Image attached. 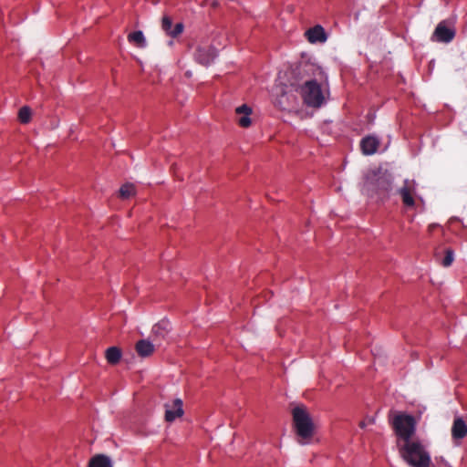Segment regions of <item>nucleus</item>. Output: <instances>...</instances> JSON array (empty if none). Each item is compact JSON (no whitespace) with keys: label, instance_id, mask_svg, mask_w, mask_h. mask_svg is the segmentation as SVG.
<instances>
[{"label":"nucleus","instance_id":"obj_1","mask_svg":"<svg viewBox=\"0 0 467 467\" xmlns=\"http://www.w3.org/2000/svg\"><path fill=\"white\" fill-rule=\"evenodd\" d=\"M362 191L377 201L388 200L392 192V176L386 171L372 170L365 174Z\"/></svg>","mask_w":467,"mask_h":467},{"label":"nucleus","instance_id":"obj_2","mask_svg":"<svg viewBox=\"0 0 467 467\" xmlns=\"http://www.w3.org/2000/svg\"><path fill=\"white\" fill-rule=\"evenodd\" d=\"M293 424L298 443L305 445L315 434V425L305 405H297L292 410Z\"/></svg>","mask_w":467,"mask_h":467},{"label":"nucleus","instance_id":"obj_3","mask_svg":"<svg viewBox=\"0 0 467 467\" xmlns=\"http://www.w3.org/2000/svg\"><path fill=\"white\" fill-rule=\"evenodd\" d=\"M402 459L411 467H429L431 456L419 441H407L400 449Z\"/></svg>","mask_w":467,"mask_h":467},{"label":"nucleus","instance_id":"obj_4","mask_svg":"<svg viewBox=\"0 0 467 467\" xmlns=\"http://www.w3.org/2000/svg\"><path fill=\"white\" fill-rule=\"evenodd\" d=\"M290 86L299 91L304 102L313 108H318L324 101V96L320 85L314 79H306L300 83L297 80L291 81Z\"/></svg>","mask_w":467,"mask_h":467},{"label":"nucleus","instance_id":"obj_5","mask_svg":"<svg viewBox=\"0 0 467 467\" xmlns=\"http://www.w3.org/2000/svg\"><path fill=\"white\" fill-rule=\"evenodd\" d=\"M416 421L410 415L400 414L393 420V427L397 435L403 440V442L411 441L415 432Z\"/></svg>","mask_w":467,"mask_h":467},{"label":"nucleus","instance_id":"obj_6","mask_svg":"<svg viewBox=\"0 0 467 467\" xmlns=\"http://www.w3.org/2000/svg\"><path fill=\"white\" fill-rule=\"evenodd\" d=\"M216 56V49L212 46H199L194 53L195 60L202 66L210 65Z\"/></svg>","mask_w":467,"mask_h":467},{"label":"nucleus","instance_id":"obj_7","mask_svg":"<svg viewBox=\"0 0 467 467\" xmlns=\"http://www.w3.org/2000/svg\"><path fill=\"white\" fill-rule=\"evenodd\" d=\"M415 192V182L414 181L405 180L403 186L398 190L400 193L402 202L404 205L408 207H413L415 204L414 194Z\"/></svg>","mask_w":467,"mask_h":467},{"label":"nucleus","instance_id":"obj_8","mask_svg":"<svg viewBox=\"0 0 467 467\" xmlns=\"http://www.w3.org/2000/svg\"><path fill=\"white\" fill-rule=\"evenodd\" d=\"M455 36V31L448 27L444 21L438 24L436 26L432 37L442 43H450Z\"/></svg>","mask_w":467,"mask_h":467},{"label":"nucleus","instance_id":"obj_9","mask_svg":"<svg viewBox=\"0 0 467 467\" xmlns=\"http://www.w3.org/2000/svg\"><path fill=\"white\" fill-rule=\"evenodd\" d=\"M183 415L182 400L175 399L171 404H165V420L172 422Z\"/></svg>","mask_w":467,"mask_h":467},{"label":"nucleus","instance_id":"obj_10","mask_svg":"<svg viewBox=\"0 0 467 467\" xmlns=\"http://www.w3.org/2000/svg\"><path fill=\"white\" fill-rule=\"evenodd\" d=\"M379 146V140L375 136H367L360 141L362 153L365 155H372L376 153Z\"/></svg>","mask_w":467,"mask_h":467},{"label":"nucleus","instance_id":"obj_11","mask_svg":"<svg viewBox=\"0 0 467 467\" xmlns=\"http://www.w3.org/2000/svg\"><path fill=\"white\" fill-rule=\"evenodd\" d=\"M306 36L310 43H324L327 38L325 29L320 25L309 28Z\"/></svg>","mask_w":467,"mask_h":467},{"label":"nucleus","instance_id":"obj_12","mask_svg":"<svg viewBox=\"0 0 467 467\" xmlns=\"http://www.w3.org/2000/svg\"><path fill=\"white\" fill-rule=\"evenodd\" d=\"M235 113L239 116L237 122L241 127L248 128L251 125L252 109L250 107L245 104L239 106L235 109Z\"/></svg>","mask_w":467,"mask_h":467},{"label":"nucleus","instance_id":"obj_13","mask_svg":"<svg viewBox=\"0 0 467 467\" xmlns=\"http://www.w3.org/2000/svg\"><path fill=\"white\" fill-rule=\"evenodd\" d=\"M467 435V424L462 418H455L451 427L453 440H462Z\"/></svg>","mask_w":467,"mask_h":467},{"label":"nucleus","instance_id":"obj_14","mask_svg":"<svg viewBox=\"0 0 467 467\" xmlns=\"http://www.w3.org/2000/svg\"><path fill=\"white\" fill-rule=\"evenodd\" d=\"M170 324L168 321L161 320L153 326L151 329V339L161 343L169 332Z\"/></svg>","mask_w":467,"mask_h":467},{"label":"nucleus","instance_id":"obj_15","mask_svg":"<svg viewBox=\"0 0 467 467\" xmlns=\"http://www.w3.org/2000/svg\"><path fill=\"white\" fill-rule=\"evenodd\" d=\"M122 357L121 349L118 347H110L105 352V358L110 365L118 364Z\"/></svg>","mask_w":467,"mask_h":467},{"label":"nucleus","instance_id":"obj_16","mask_svg":"<svg viewBox=\"0 0 467 467\" xmlns=\"http://www.w3.org/2000/svg\"><path fill=\"white\" fill-rule=\"evenodd\" d=\"M88 467H112L110 459L103 454H98L91 458Z\"/></svg>","mask_w":467,"mask_h":467},{"label":"nucleus","instance_id":"obj_17","mask_svg":"<svg viewBox=\"0 0 467 467\" xmlns=\"http://www.w3.org/2000/svg\"><path fill=\"white\" fill-rule=\"evenodd\" d=\"M136 194V187L132 183H125L119 190L118 196L122 200H128Z\"/></svg>","mask_w":467,"mask_h":467},{"label":"nucleus","instance_id":"obj_18","mask_svg":"<svg viewBox=\"0 0 467 467\" xmlns=\"http://www.w3.org/2000/svg\"><path fill=\"white\" fill-rule=\"evenodd\" d=\"M128 40L130 43H131L139 47H142L144 45L145 39H144V35H143L142 31H135V32L129 34Z\"/></svg>","mask_w":467,"mask_h":467},{"label":"nucleus","instance_id":"obj_19","mask_svg":"<svg viewBox=\"0 0 467 467\" xmlns=\"http://www.w3.org/2000/svg\"><path fill=\"white\" fill-rule=\"evenodd\" d=\"M31 109L27 106L22 107L18 111V119L21 123H28L31 119Z\"/></svg>","mask_w":467,"mask_h":467},{"label":"nucleus","instance_id":"obj_20","mask_svg":"<svg viewBox=\"0 0 467 467\" xmlns=\"http://www.w3.org/2000/svg\"><path fill=\"white\" fill-rule=\"evenodd\" d=\"M135 353L142 361L146 358V340L140 339L135 344Z\"/></svg>","mask_w":467,"mask_h":467},{"label":"nucleus","instance_id":"obj_21","mask_svg":"<svg viewBox=\"0 0 467 467\" xmlns=\"http://www.w3.org/2000/svg\"><path fill=\"white\" fill-rule=\"evenodd\" d=\"M454 260V253L451 249L448 248L445 250V256L441 261V265L444 267L450 266Z\"/></svg>","mask_w":467,"mask_h":467},{"label":"nucleus","instance_id":"obj_22","mask_svg":"<svg viewBox=\"0 0 467 467\" xmlns=\"http://www.w3.org/2000/svg\"><path fill=\"white\" fill-rule=\"evenodd\" d=\"M184 26L182 23H177L171 29V31H169V36L171 37H177L180 36L183 31Z\"/></svg>","mask_w":467,"mask_h":467},{"label":"nucleus","instance_id":"obj_23","mask_svg":"<svg viewBox=\"0 0 467 467\" xmlns=\"http://www.w3.org/2000/svg\"><path fill=\"white\" fill-rule=\"evenodd\" d=\"M172 21L168 16H163L162 22H161V28L163 31L166 32V34L169 36V31H171L172 29Z\"/></svg>","mask_w":467,"mask_h":467},{"label":"nucleus","instance_id":"obj_24","mask_svg":"<svg viewBox=\"0 0 467 467\" xmlns=\"http://www.w3.org/2000/svg\"><path fill=\"white\" fill-rule=\"evenodd\" d=\"M160 345V342L153 341V339H151L150 341L148 340V356L154 352L156 347H159Z\"/></svg>","mask_w":467,"mask_h":467},{"label":"nucleus","instance_id":"obj_25","mask_svg":"<svg viewBox=\"0 0 467 467\" xmlns=\"http://www.w3.org/2000/svg\"><path fill=\"white\" fill-rule=\"evenodd\" d=\"M440 225L438 223H431L429 226H428V231L430 233H432V231H434V229H436L437 227H439Z\"/></svg>","mask_w":467,"mask_h":467},{"label":"nucleus","instance_id":"obj_26","mask_svg":"<svg viewBox=\"0 0 467 467\" xmlns=\"http://www.w3.org/2000/svg\"><path fill=\"white\" fill-rule=\"evenodd\" d=\"M285 94L282 95L281 99H279V104L280 106L283 108V109H285L286 108V105H284V102H283V98H284Z\"/></svg>","mask_w":467,"mask_h":467},{"label":"nucleus","instance_id":"obj_27","mask_svg":"<svg viewBox=\"0 0 467 467\" xmlns=\"http://www.w3.org/2000/svg\"><path fill=\"white\" fill-rule=\"evenodd\" d=\"M135 362H136V357H135V356H132V357L130 358V360H128V363H130V364H133V363H135Z\"/></svg>","mask_w":467,"mask_h":467},{"label":"nucleus","instance_id":"obj_28","mask_svg":"<svg viewBox=\"0 0 467 467\" xmlns=\"http://www.w3.org/2000/svg\"><path fill=\"white\" fill-rule=\"evenodd\" d=\"M301 71H302V68H301V67H297L296 70H294V72H293V73H295V74H296V73H297V74H301Z\"/></svg>","mask_w":467,"mask_h":467},{"label":"nucleus","instance_id":"obj_29","mask_svg":"<svg viewBox=\"0 0 467 467\" xmlns=\"http://www.w3.org/2000/svg\"><path fill=\"white\" fill-rule=\"evenodd\" d=\"M365 426H366V423H365L364 421H361V422L359 423V427H360V428H365Z\"/></svg>","mask_w":467,"mask_h":467}]
</instances>
